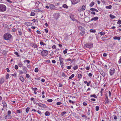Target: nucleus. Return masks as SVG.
<instances>
[{
	"label": "nucleus",
	"instance_id": "nucleus-1",
	"mask_svg": "<svg viewBox=\"0 0 121 121\" xmlns=\"http://www.w3.org/2000/svg\"><path fill=\"white\" fill-rule=\"evenodd\" d=\"M12 37V35L8 33H6L4 34L3 36L4 39L6 40H9L11 39Z\"/></svg>",
	"mask_w": 121,
	"mask_h": 121
},
{
	"label": "nucleus",
	"instance_id": "nucleus-2",
	"mask_svg": "<svg viewBox=\"0 0 121 121\" xmlns=\"http://www.w3.org/2000/svg\"><path fill=\"white\" fill-rule=\"evenodd\" d=\"M6 7L4 5L1 4H0V11L4 12L6 10Z\"/></svg>",
	"mask_w": 121,
	"mask_h": 121
},
{
	"label": "nucleus",
	"instance_id": "nucleus-3",
	"mask_svg": "<svg viewBox=\"0 0 121 121\" xmlns=\"http://www.w3.org/2000/svg\"><path fill=\"white\" fill-rule=\"evenodd\" d=\"M84 47L88 48H91L93 47V44L92 43H88L84 45Z\"/></svg>",
	"mask_w": 121,
	"mask_h": 121
},
{
	"label": "nucleus",
	"instance_id": "nucleus-4",
	"mask_svg": "<svg viewBox=\"0 0 121 121\" xmlns=\"http://www.w3.org/2000/svg\"><path fill=\"white\" fill-rule=\"evenodd\" d=\"M48 53V52L47 50H43L41 52V54L42 56H47Z\"/></svg>",
	"mask_w": 121,
	"mask_h": 121
},
{
	"label": "nucleus",
	"instance_id": "nucleus-5",
	"mask_svg": "<svg viewBox=\"0 0 121 121\" xmlns=\"http://www.w3.org/2000/svg\"><path fill=\"white\" fill-rule=\"evenodd\" d=\"M115 69L114 68H112L110 69L109 71L110 74L111 75H113L115 72Z\"/></svg>",
	"mask_w": 121,
	"mask_h": 121
},
{
	"label": "nucleus",
	"instance_id": "nucleus-6",
	"mask_svg": "<svg viewBox=\"0 0 121 121\" xmlns=\"http://www.w3.org/2000/svg\"><path fill=\"white\" fill-rule=\"evenodd\" d=\"M80 0H71V2L72 4H75L80 1Z\"/></svg>",
	"mask_w": 121,
	"mask_h": 121
},
{
	"label": "nucleus",
	"instance_id": "nucleus-7",
	"mask_svg": "<svg viewBox=\"0 0 121 121\" xmlns=\"http://www.w3.org/2000/svg\"><path fill=\"white\" fill-rule=\"evenodd\" d=\"M70 17L72 20L74 21L76 20V19L75 18L73 14H70Z\"/></svg>",
	"mask_w": 121,
	"mask_h": 121
},
{
	"label": "nucleus",
	"instance_id": "nucleus-8",
	"mask_svg": "<svg viewBox=\"0 0 121 121\" xmlns=\"http://www.w3.org/2000/svg\"><path fill=\"white\" fill-rule=\"evenodd\" d=\"M59 59L60 62V65L64 64V62H63V60L64 59L61 57V56L59 57Z\"/></svg>",
	"mask_w": 121,
	"mask_h": 121
},
{
	"label": "nucleus",
	"instance_id": "nucleus-9",
	"mask_svg": "<svg viewBox=\"0 0 121 121\" xmlns=\"http://www.w3.org/2000/svg\"><path fill=\"white\" fill-rule=\"evenodd\" d=\"M2 104H3V107L4 108H7V105L5 102L4 101H2Z\"/></svg>",
	"mask_w": 121,
	"mask_h": 121
},
{
	"label": "nucleus",
	"instance_id": "nucleus-10",
	"mask_svg": "<svg viewBox=\"0 0 121 121\" xmlns=\"http://www.w3.org/2000/svg\"><path fill=\"white\" fill-rule=\"evenodd\" d=\"M85 6L84 5H83L81 8H79L78 10L79 11H84L85 9Z\"/></svg>",
	"mask_w": 121,
	"mask_h": 121
},
{
	"label": "nucleus",
	"instance_id": "nucleus-11",
	"mask_svg": "<svg viewBox=\"0 0 121 121\" xmlns=\"http://www.w3.org/2000/svg\"><path fill=\"white\" fill-rule=\"evenodd\" d=\"M22 69L23 71L24 72L25 74H26L27 73V68L25 66H23L22 67Z\"/></svg>",
	"mask_w": 121,
	"mask_h": 121
},
{
	"label": "nucleus",
	"instance_id": "nucleus-12",
	"mask_svg": "<svg viewBox=\"0 0 121 121\" xmlns=\"http://www.w3.org/2000/svg\"><path fill=\"white\" fill-rule=\"evenodd\" d=\"M30 45L34 48H36L37 47V44L34 43H31Z\"/></svg>",
	"mask_w": 121,
	"mask_h": 121
},
{
	"label": "nucleus",
	"instance_id": "nucleus-13",
	"mask_svg": "<svg viewBox=\"0 0 121 121\" xmlns=\"http://www.w3.org/2000/svg\"><path fill=\"white\" fill-rule=\"evenodd\" d=\"M4 81V79L3 78H1L0 79V83L2 84L3 83Z\"/></svg>",
	"mask_w": 121,
	"mask_h": 121
},
{
	"label": "nucleus",
	"instance_id": "nucleus-14",
	"mask_svg": "<svg viewBox=\"0 0 121 121\" xmlns=\"http://www.w3.org/2000/svg\"><path fill=\"white\" fill-rule=\"evenodd\" d=\"M44 11L43 10H42L40 9L35 10H34V11L35 12H38L41 11L42 13H43L44 12Z\"/></svg>",
	"mask_w": 121,
	"mask_h": 121
},
{
	"label": "nucleus",
	"instance_id": "nucleus-15",
	"mask_svg": "<svg viewBox=\"0 0 121 121\" xmlns=\"http://www.w3.org/2000/svg\"><path fill=\"white\" fill-rule=\"evenodd\" d=\"M113 39L115 40H117L119 41L121 39V38L120 37H117L116 36H114L113 37Z\"/></svg>",
	"mask_w": 121,
	"mask_h": 121
},
{
	"label": "nucleus",
	"instance_id": "nucleus-16",
	"mask_svg": "<svg viewBox=\"0 0 121 121\" xmlns=\"http://www.w3.org/2000/svg\"><path fill=\"white\" fill-rule=\"evenodd\" d=\"M12 117L11 115H8L5 117L4 118L6 119H10Z\"/></svg>",
	"mask_w": 121,
	"mask_h": 121
},
{
	"label": "nucleus",
	"instance_id": "nucleus-17",
	"mask_svg": "<svg viewBox=\"0 0 121 121\" xmlns=\"http://www.w3.org/2000/svg\"><path fill=\"white\" fill-rule=\"evenodd\" d=\"M85 33V30L84 29L83 30H81L80 32V34L82 36Z\"/></svg>",
	"mask_w": 121,
	"mask_h": 121
},
{
	"label": "nucleus",
	"instance_id": "nucleus-18",
	"mask_svg": "<svg viewBox=\"0 0 121 121\" xmlns=\"http://www.w3.org/2000/svg\"><path fill=\"white\" fill-rule=\"evenodd\" d=\"M18 65L19 66V67L20 68L22 67H23V64L22 63L21 61H20L18 63Z\"/></svg>",
	"mask_w": 121,
	"mask_h": 121
},
{
	"label": "nucleus",
	"instance_id": "nucleus-19",
	"mask_svg": "<svg viewBox=\"0 0 121 121\" xmlns=\"http://www.w3.org/2000/svg\"><path fill=\"white\" fill-rule=\"evenodd\" d=\"M50 8L51 9H53L55 8V7L52 4H50L49 6Z\"/></svg>",
	"mask_w": 121,
	"mask_h": 121
},
{
	"label": "nucleus",
	"instance_id": "nucleus-20",
	"mask_svg": "<svg viewBox=\"0 0 121 121\" xmlns=\"http://www.w3.org/2000/svg\"><path fill=\"white\" fill-rule=\"evenodd\" d=\"M79 29L80 30H83L84 29V28L82 26H80L78 27Z\"/></svg>",
	"mask_w": 121,
	"mask_h": 121
},
{
	"label": "nucleus",
	"instance_id": "nucleus-21",
	"mask_svg": "<svg viewBox=\"0 0 121 121\" xmlns=\"http://www.w3.org/2000/svg\"><path fill=\"white\" fill-rule=\"evenodd\" d=\"M45 114L46 116H49L50 114V112L48 111H47L45 112Z\"/></svg>",
	"mask_w": 121,
	"mask_h": 121
},
{
	"label": "nucleus",
	"instance_id": "nucleus-22",
	"mask_svg": "<svg viewBox=\"0 0 121 121\" xmlns=\"http://www.w3.org/2000/svg\"><path fill=\"white\" fill-rule=\"evenodd\" d=\"M90 10L92 11H95L96 12H98V10L95 8H91L90 9Z\"/></svg>",
	"mask_w": 121,
	"mask_h": 121
},
{
	"label": "nucleus",
	"instance_id": "nucleus-23",
	"mask_svg": "<svg viewBox=\"0 0 121 121\" xmlns=\"http://www.w3.org/2000/svg\"><path fill=\"white\" fill-rule=\"evenodd\" d=\"M90 97H94L95 98H97V96L95 94H94L93 95H90Z\"/></svg>",
	"mask_w": 121,
	"mask_h": 121
},
{
	"label": "nucleus",
	"instance_id": "nucleus-24",
	"mask_svg": "<svg viewBox=\"0 0 121 121\" xmlns=\"http://www.w3.org/2000/svg\"><path fill=\"white\" fill-rule=\"evenodd\" d=\"M64 8L68 9V7L67 5L66 4H64L62 6Z\"/></svg>",
	"mask_w": 121,
	"mask_h": 121
},
{
	"label": "nucleus",
	"instance_id": "nucleus-25",
	"mask_svg": "<svg viewBox=\"0 0 121 121\" xmlns=\"http://www.w3.org/2000/svg\"><path fill=\"white\" fill-rule=\"evenodd\" d=\"M19 79L22 82L24 81V79L23 77L22 76H21L19 78Z\"/></svg>",
	"mask_w": 121,
	"mask_h": 121
},
{
	"label": "nucleus",
	"instance_id": "nucleus-26",
	"mask_svg": "<svg viewBox=\"0 0 121 121\" xmlns=\"http://www.w3.org/2000/svg\"><path fill=\"white\" fill-rule=\"evenodd\" d=\"M41 107L46 108H47L45 104H41Z\"/></svg>",
	"mask_w": 121,
	"mask_h": 121
},
{
	"label": "nucleus",
	"instance_id": "nucleus-27",
	"mask_svg": "<svg viewBox=\"0 0 121 121\" xmlns=\"http://www.w3.org/2000/svg\"><path fill=\"white\" fill-rule=\"evenodd\" d=\"M74 74H72L71 76L69 77V79H71L74 77Z\"/></svg>",
	"mask_w": 121,
	"mask_h": 121
},
{
	"label": "nucleus",
	"instance_id": "nucleus-28",
	"mask_svg": "<svg viewBox=\"0 0 121 121\" xmlns=\"http://www.w3.org/2000/svg\"><path fill=\"white\" fill-rule=\"evenodd\" d=\"M112 6L111 5H109L108 6H106V9H111Z\"/></svg>",
	"mask_w": 121,
	"mask_h": 121
},
{
	"label": "nucleus",
	"instance_id": "nucleus-29",
	"mask_svg": "<svg viewBox=\"0 0 121 121\" xmlns=\"http://www.w3.org/2000/svg\"><path fill=\"white\" fill-rule=\"evenodd\" d=\"M110 17L112 19H114L116 18V17L115 16L112 14L110 15Z\"/></svg>",
	"mask_w": 121,
	"mask_h": 121
},
{
	"label": "nucleus",
	"instance_id": "nucleus-30",
	"mask_svg": "<svg viewBox=\"0 0 121 121\" xmlns=\"http://www.w3.org/2000/svg\"><path fill=\"white\" fill-rule=\"evenodd\" d=\"M94 2H92L90 3L89 6L91 7H92L93 5H94Z\"/></svg>",
	"mask_w": 121,
	"mask_h": 121
},
{
	"label": "nucleus",
	"instance_id": "nucleus-31",
	"mask_svg": "<svg viewBox=\"0 0 121 121\" xmlns=\"http://www.w3.org/2000/svg\"><path fill=\"white\" fill-rule=\"evenodd\" d=\"M93 19H94V20L95 21L98 19V17H93Z\"/></svg>",
	"mask_w": 121,
	"mask_h": 121
},
{
	"label": "nucleus",
	"instance_id": "nucleus-32",
	"mask_svg": "<svg viewBox=\"0 0 121 121\" xmlns=\"http://www.w3.org/2000/svg\"><path fill=\"white\" fill-rule=\"evenodd\" d=\"M66 112L65 111H64L61 112V115L63 116L66 113Z\"/></svg>",
	"mask_w": 121,
	"mask_h": 121
},
{
	"label": "nucleus",
	"instance_id": "nucleus-33",
	"mask_svg": "<svg viewBox=\"0 0 121 121\" xmlns=\"http://www.w3.org/2000/svg\"><path fill=\"white\" fill-rule=\"evenodd\" d=\"M100 73L104 77L105 76V73L102 70L101 71Z\"/></svg>",
	"mask_w": 121,
	"mask_h": 121
},
{
	"label": "nucleus",
	"instance_id": "nucleus-34",
	"mask_svg": "<svg viewBox=\"0 0 121 121\" xmlns=\"http://www.w3.org/2000/svg\"><path fill=\"white\" fill-rule=\"evenodd\" d=\"M22 111L21 110H17L16 111L17 113H19L22 112Z\"/></svg>",
	"mask_w": 121,
	"mask_h": 121
},
{
	"label": "nucleus",
	"instance_id": "nucleus-35",
	"mask_svg": "<svg viewBox=\"0 0 121 121\" xmlns=\"http://www.w3.org/2000/svg\"><path fill=\"white\" fill-rule=\"evenodd\" d=\"M82 117H83L85 119H86L87 118V116L84 114H82Z\"/></svg>",
	"mask_w": 121,
	"mask_h": 121
},
{
	"label": "nucleus",
	"instance_id": "nucleus-36",
	"mask_svg": "<svg viewBox=\"0 0 121 121\" xmlns=\"http://www.w3.org/2000/svg\"><path fill=\"white\" fill-rule=\"evenodd\" d=\"M82 75L80 74H79L78 75V77L79 78H81L82 77Z\"/></svg>",
	"mask_w": 121,
	"mask_h": 121
},
{
	"label": "nucleus",
	"instance_id": "nucleus-37",
	"mask_svg": "<svg viewBox=\"0 0 121 121\" xmlns=\"http://www.w3.org/2000/svg\"><path fill=\"white\" fill-rule=\"evenodd\" d=\"M68 50V49H66L64 51H63V53L64 54H65L66 53H67V51Z\"/></svg>",
	"mask_w": 121,
	"mask_h": 121
},
{
	"label": "nucleus",
	"instance_id": "nucleus-38",
	"mask_svg": "<svg viewBox=\"0 0 121 121\" xmlns=\"http://www.w3.org/2000/svg\"><path fill=\"white\" fill-rule=\"evenodd\" d=\"M90 31L91 32H92L94 33L96 31L94 29H90Z\"/></svg>",
	"mask_w": 121,
	"mask_h": 121
},
{
	"label": "nucleus",
	"instance_id": "nucleus-39",
	"mask_svg": "<svg viewBox=\"0 0 121 121\" xmlns=\"http://www.w3.org/2000/svg\"><path fill=\"white\" fill-rule=\"evenodd\" d=\"M26 62H27V63H29L30 62V61L29 60H24L23 61V62L24 63H25Z\"/></svg>",
	"mask_w": 121,
	"mask_h": 121
},
{
	"label": "nucleus",
	"instance_id": "nucleus-40",
	"mask_svg": "<svg viewBox=\"0 0 121 121\" xmlns=\"http://www.w3.org/2000/svg\"><path fill=\"white\" fill-rule=\"evenodd\" d=\"M40 45H43V46H44L46 45V44L45 43H43V42H40Z\"/></svg>",
	"mask_w": 121,
	"mask_h": 121
},
{
	"label": "nucleus",
	"instance_id": "nucleus-41",
	"mask_svg": "<svg viewBox=\"0 0 121 121\" xmlns=\"http://www.w3.org/2000/svg\"><path fill=\"white\" fill-rule=\"evenodd\" d=\"M30 109V108L29 107H27V108L26 109V112L28 113Z\"/></svg>",
	"mask_w": 121,
	"mask_h": 121
},
{
	"label": "nucleus",
	"instance_id": "nucleus-42",
	"mask_svg": "<svg viewBox=\"0 0 121 121\" xmlns=\"http://www.w3.org/2000/svg\"><path fill=\"white\" fill-rule=\"evenodd\" d=\"M14 53L17 55V56L19 57L20 56V55L17 52H15Z\"/></svg>",
	"mask_w": 121,
	"mask_h": 121
},
{
	"label": "nucleus",
	"instance_id": "nucleus-43",
	"mask_svg": "<svg viewBox=\"0 0 121 121\" xmlns=\"http://www.w3.org/2000/svg\"><path fill=\"white\" fill-rule=\"evenodd\" d=\"M18 67L17 65H15L14 68L16 70L18 69Z\"/></svg>",
	"mask_w": 121,
	"mask_h": 121
},
{
	"label": "nucleus",
	"instance_id": "nucleus-44",
	"mask_svg": "<svg viewBox=\"0 0 121 121\" xmlns=\"http://www.w3.org/2000/svg\"><path fill=\"white\" fill-rule=\"evenodd\" d=\"M120 58L118 62L119 64L121 63V56H120L119 57Z\"/></svg>",
	"mask_w": 121,
	"mask_h": 121
},
{
	"label": "nucleus",
	"instance_id": "nucleus-45",
	"mask_svg": "<svg viewBox=\"0 0 121 121\" xmlns=\"http://www.w3.org/2000/svg\"><path fill=\"white\" fill-rule=\"evenodd\" d=\"M62 76L63 77H64V78L65 77H66V75L63 72L62 73Z\"/></svg>",
	"mask_w": 121,
	"mask_h": 121
},
{
	"label": "nucleus",
	"instance_id": "nucleus-46",
	"mask_svg": "<svg viewBox=\"0 0 121 121\" xmlns=\"http://www.w3.org/2000/svg\"><path fill=\"white\" fill-rule=\"evenodd\" d=\"M78 66L77 65H76L73 67V69L74 70H75L77 69H78Z\"/></svg>",
	"mask_w": 121,
	"mask_h": 121
},
{
	"label": "nucleus",
	"instance_id": "nucleus-47",
	"mask_svg": "<svg viewBox=\"0 0 121 121\" xmlns=\"http://www.w3.org/2000/svg\"><path fill=\"white\" fill-rule=\"evenodd\" d=\"M35 71L36 72H38L39 71V69L38 68H36L35 69Z\"/></svg>",
	"mask_w": 121,
	"mask_h": 121
},
{
	"label": "nucleus",
	"instance_id": "nucleus-48",
	"mask_svg": "<svg viewBox=\"0 0 121 121\" xmlns=\"http://www.w3.org/2000/svg\"><path fill=\"white\" fill-rule=\"evenodd\" d=\"M31 89H32V90H33V91H36V90L37 89V88L36 87L33 88V87H32L31 88Z\"/></svg>",
	"mask_w": 121,
	"mask_h": 121
},
{
	"label": "nucleus",
	"instance_id": "nucleus-49",
	"mask_svg": "<svg viewBox=\"0 0 121 121\" xmlns=\"http://www.w3.org/2000/svg\"><path fill=\"white\" fill-rule=\"evenodd\" d=\"M35 13L34 12H31V13L30 15L31 16H34L35 15Z\"/></svg>",
	"mask_w": 121,
	"mask_h": 121
},
{
	"label": "nucleus",
	"instance_id": "nucleus-50",
	"mask_svg": "<svg viewBox=\"0 0 121 121\" xmlns=\"http://www.w3.org/2000/svg\"><path fill=\"white\" fill-rule=\"evenodd\" d=\"M11 112L10 110L8 111L7 112L8 115H10V114H11Z\"/></svg>",
	"mask_w": 121,
	"mask_h": 121
},
{
	"label": "nucleus",
	"instance_id": "nucleus-51",
	"mask_svg": "<svg viewBox=\"0 0 121 121\" xmlns=\"http://www.w3.org/2000/svg\"><path fill=\"white\" fill-rule=\"evenodd\" d=\"M26 76L27 78H29L30 76L28 74H26Z\"/></svg>",
	"mask_w": 121,
	"mask_h": 121
},
{
	"label": "nucleus",
	"instance_id": "nucleus-52",
	"mask_svg": "<svg viewBox=\"0 0 121 121\" xmlns=\"http://www.w3.org/2000/svg\"><path fill=\"white\" fill-rule=\"evenodd\" d=\"M99 106H96V107H95V109H96V111H98L99 110Z\"/></svg>",
	"mask_w": 121,
	"mask_h": 121
},
{
	"label": "nucleus",
	"instance_id": "nucleus-53",
	"mask_svg": "<svg viewBox=\"0 0 121 121\" xmlns=\"http://www.w3.org/2000/svg\"><path fill=\"white\" fill-rule=\"evenodd\" d=\"M117 23L119 25L121 24V21L119 20H118Z\"/></svg>",
	"mask_w": 121,
	"mask_h": 121
},
{
	"label": "nucleus",
	"instance_id": "nucleus-54",
	"mask_svg": "<svg viewBox=\"0 0 121 121\" xmlns=\"http://www.w3.org/2000/svg\"><path fill=\"white\" fill-rule=\"evenodd\" d=\"M113 117L114 119L115 120H116L117 119V116L116 115H113Z\"/></svg>",
	"mask_w": 121,
	"mask_h": 121
},
{
	"label": "nucleus",
	"instance_id": "nucleus-55",
	"mask_svg": "<svg viewBox=\"0 0 121 121\" xmlns=\"http://www.w3.org/2000/svg\"><path fill=\"white\" fill-rule=\"evenodd\" d=\"M9 74H7L6 76V79H8L9 77Z\"/></svg>",
	"mask_w": 121,
	"mask_h": 121
},
{
	"label": "nucleus",
	"instance_id": "nucleus-56",
	"mask_svg": "<svg viewBox=\"0 0 121 121\" xmlns=\"http://www.w3.org/2000/svg\"><path fill=\"white\" fill-rule=\"evenodd\" d=\"M61 104H62V103L61 102H57L56 103V104L57 105H60Z\"/></svg>",
	"mask_w": 121,
	"mask_h": 121
},
{
	"label": "nucleus",
	"instance_id": "nucleus-57",
	"mask_svg": "<svg viewBox=\"0 0 121 121\" xmlns=\"http://www.w3.org/2000/svg\"><path fill=\"white\" fill-rule=\"evenodd\" d=\"M3 53L4 55H6L7 54V52L5 50L3 51Z\"/></svg>",
	"mask_w": 121,
	"mask_h": 121
},
{
	"label": "nucleus",
	"instance_id": "nucleus-58",
	"mask_svg": "<svg viewBox=\"0 0 121 121\" xmlns=\"http://www.w3.org/2000/svg\"><path fill=\"white\" fill-rule=\"evenodd\" d=\"M69 102L70 103H71L73 104L75 103V102L74 101H72L71 100H69Z\"/></svg>",
	"mask_w": 121,
	"mask_h": 121
},
{
	"label": "nucleus",
	"instance_id": "nucleus-59",
	"mask_svg": "<svg viewBox=\"0 0 121 121\" xmlns=\"http://www.w3.org/2000/svg\"><path fill=\"white\" fill-rule=\"evenodd\" d=\"M99 34L101 35H104L105 34V32H100L99 33Z\"/></svg>",
	"mask_w": 121,
	"mask_h": 121
},
{
	"label": "nucleus",
	"instance_id": "nucleus-60",
	"mask_svg": "<svg viewBox=\"0 0 121 121\" xmlns=\"http://www.w3.org/2000/svg\"><path fill=\"white\" fill-rule=\"evenodd\" d=\"M53 100L52 99H48L47 100V101L48 102H52Z\"/></svg>",
	"mask_w": 121,
	"mask_h": 121
},
{
	"label": "nucleus",
	"instance_id": "nucleus-61",
	"mask_svg": "<svg viewBox=\"0 0 121 121\" xmlns=\"http://www.w3.org/2000/svg\"><path fill=\"white\" fill-rule=\"evenodd\" d=\"M41 103H37L36 105H37L38 106H39L40 107H41Z\"/></svg>",
	"mask_w": 121,
	"mask_h": 121
},
{
	"label": "nucleus",
	"instance_id": "nucleus-62",
	"mask_svg": "<svg viewBox=\"0 0 121 121\" xmlns=\"http://www.w3.org/2000/svg\"><path fill=\"white\" fill-rule=\"evenodd\" d=\"M30 23L29 22H27L26 23L25 25H30Z\"/></svg>",
	"mask_w": 121,
	"mask_h": 121
},
{
	"label": "nucleus",
	"instance_id": "nucleus-63",
	"mask_svg": "<svg viewBox=\"0 0 121 121\" xmlns=\"http://www.w3.org/2000/svg\"><path fill=\"white\" fill-rule=\"evenodd\" d=\"M72 66L71 65L70 66H68L67 67V69H70Z\"/></svg>",
	"mask_w": 121,
	"mask_h": 121
},
{
	"label": "nucleus",
	"instance_id": "nucleus-64",
	"mask_svg": "<svg viewBox=\"0 0 121 121\" xmlns=\"http://www.w3.org/2000/svg\"><path fill=\"white\" fill-rule=\"evenodd\" d=\"M92 75V74L91 73H89L88 74V76L89 77H91Z\"/></svg>",
	"mask_w": 121,
	"mask_h": 121
}]
</instances>
